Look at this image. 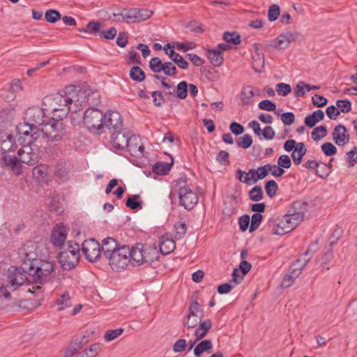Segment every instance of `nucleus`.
Segmentation results:
<instances>
[{
    "instance_id": "obj_18",
    "label": "nucleus",
    "mask_w": 357,
    "mask_h": 357,
    "mask_svg": "<svg viewBox=\"0 0 357 357\" xmlns=\"http://www.w3.org/2000/svg\"><path fill=\"white\" fill-rule=\"evenodd\" d=\"M130 133L120 130L114 131L110 137V143L115 150H125L129 142Z\"/></svg>"
},
{
    "instance_id": "obj_44",
    "label": "nucleus",
    "mask_w": 357,
    "mask_h": 357,
    "mask_svg": "<svg viewBox=\"0 0 357 357\" xmlns=\"http://www.w3.org/2000/svg\"><path fill=\"white\" fill-rule=\"evenodd\" d=\"M265 190L267 195L270 197H273L275 195L277 190H278V185L274 180H270L265 183Z\"/></svg>"
},
{
    "instance_id": "obj_50",
    "label": "nucleus",
    "mask_w": 357,
    "mask_h": 357,
    "mask_svg": "<svg viewBox=\"0 0 357 357\" xmlns=\"http://www.w3.org/2000/svg\"><path fill=\"white\" fill-rule=\"evenodd\" d=\"M336 106L340 112L347 113L351 110V103L347 100H338Z\"/></svg>"
},
{
    "instance_id": "obj_60",
    "label": "nucleus",
    "mask_w": 357,
    "mask_h": 357,
    "mask_svg": "<svg viewBox=\"0 0 357 357\" xmlns=\"http://www.w3.org/2000/svg\"><path fill=\"white\" fill-rule=\"evenodd\" d=\"M100 26L101 24L98 22H90L83 31L96 34L99 32Z\"/></svg>"
},
{
    "instance_id": "obj_13",
    "label": "nucleus",
    "mask_w": 357,
    "mask_h": 357,
    "mask_svg": "<svg viewBox=\"0 0 357 357\" xmlns=\"http://www.w3.org/2000/svg\"><path fill=\"white\" fill-rule=\"evenodd\" d=\"M270 226L272 227L273 234L276 235H283L295 228L287 214L273 220L270 222Z\"/></svg>"
},
{
    "instance_id": "obj_8",
    "label": "nucleus",
    "mask_w": 357,
    "mask_h": 357,
    "mask_svg": "<svg viewBox=\"0 0 357 357\" xmlns=\"http://www.w3.org/2000/svg\"><path fill=\"white\" fill-rule=\"evenodd\" d=\"M40 142L46 138L48 142H59L63 139L66 135L63 123L60 121H52L46 123L40 129Z\"/></svg>"
},
{
    "instance_id": "obj_49",
    "label": "nucleus",
    "mask_w": 357,
    "mask_h": 357,
    "mask_svg": "<svg viewBox=\"0 0 357 357\" xmlns=\"http://www.w3.org/2000/svg\"><path fill=\"white\" fill-rule=\"evenodd\" d=\"M123 332V328H117L114 330H109L107 331L104 335L105 340L106 342H110L116 338H117L119 336H120Z\"/></svg>"
},
{
    "instance_id": "obj_61",
    "label": "nucleus",
    "mask_w": 357,
    "mask_h": 357,
    "mask_svg": "<svg viewBox=\"0 0 357 357\" xmlns=\"http://www.w3.org/2000/svg\"><path fill=\"white\" fill-rule=\"evenodd\" d=\"M176 48L178 50L183 51V52H186L190 50H193L195 48L196 45L192 42H187V43H180L176 42L174 43Z\"/></svg>"
},
{
    "instance_id": "obj_16",
    "label": "nucleus",
    "mask_w": 357,
    "mask_h": 357,
    "mask_svg": "<svg viewBox=\"0 0 357 357\" xmlns=\"http://www.w3.org/2000/svg\"><path fill=\"white\" fill-rule=\"evenodd\" d=\"M136 8H119L109 17V20L116 22H125L126 23H136Z\"/></svg>"
},
{
    "instance_id": "obj_17",
    "label": "nucleus",
    "mask_w": 357,
    "mask_h": 357,
    "mask_svg": "<svg viewBox=\"0 0 357 357\" xmlns=\"http://www.w3.org/2000/svg\"><path fill=\"white\" fill-rule=\"evenodd\" d=\"M126 149L134 157L141 158L144 155V146L142 139L135 135H130Z\"/></svg>"
},
{
    "instance_id": "obj_34",
    "label": "nucleus",
    "mask_w": 357,
    "mask_h": 357,
    "mask_svg": "<svg viewBox=\"0 0 357 357\" xmlns=\"http://www.w3.org/2000/svg\"><path fill=\"white\" fill-rule=\"evenodd\" d=\"M56 304L59 306V311L63 310L69 307L72 305L71 298L67 291L61 294L56 299Z\"/></svg>"
},
{
    "instance_id": "obj_2",
    "label": "nucleus",
    "mask_w": 357,
    "mask_h": 357,
    "mask_svg": "<svg viewBox=\"0 0 357 357\" xmlns=\"http://www.w3.org/2000/svg\"><path fill=\"white\" fill-rule=\"evenodd\" d=\"M30 137L20 135L19 139L24 145L18 150L17 156L5 155L2 158L4 165L10 168L16 174H20L22 172L21 163L33 165L40 158L43 146L40 138L35 139H31Z\"/></svg>"
},
{
    "instance_id": "obj_12",
    "label": "nucleus",
    "mask_w": 357,
    "mask_h": 357,
    "mask_svg": "<svg viewBox=\"0 0 357 357\" xmlns=\"http://www.w3.org/2000/svg\"><path fill=\"white\" fill-rule=\"evenodd\" d=\"M53 271L54 264L48 261H41L36 268L32 266H30V275L35 278L36 282L38 284L47 282Z\"/></svg>"
},
{
    "instance_id": "obj_29",
    "label": "nucleus",
    "mask_w": 357,
    "mask_h": 357,
    "mask_svg": "<svg viewBox=\"0 0 357 357\" xmlns=\"http://www.w3.org/2000/svg\"><path fill=\"white\" fill-rule=\"evenodd\" d=\"M324 118V112L321 109H318L314 111L312 114L307 115L305 119L304 123L307 127L312 128L317 123L323 120Z\"/></svg>"
},
{
    "instance_id": "obj_53",
    "label": "nucleus",
    "mask_w": 357,
    "mask_h": 357,
    "mask_svg": "<svg viewBox=\"0 0 357 357\" xmlns=\"http://www.w3.org/2000/svg\"><path fill=\"white\" fill-rule=\"evenodd\" d=\"M174 227L176 231L175 238L180 239L186 234L187 227L184 222H176Z\"/></svg>"
},
{
    "instance_id": "obj_9",
    "label": "nucleus",
    "mask_w": 357,
    "mask_h": 357,
    "mask_svg": "<svg viewBox=\"0 0 357 357\" xmlns=\"http://www.w3.org/2000/svg\"><path fill=\"white\" fill-rule=\"evenodd\" d=\"M130 247L121 245L107 259L109 265L114 271L124 270L130 263Z\"/></svg>"
},
{
    "instance_id": "obj_33",
    "label": "nucleus",
    "mask_w": 357,
    "mask_h": 357,
    "mask_svg": "<svg viewBox=\"0 0 357 357\" xmlns=\"http://www.w3.org/2000/svg\"><path fill=\"white\" fill-rule=\"evenodd\" d=\"M207 56L210 60V62L215 66H220L222 65L223 61V56L220 50L216 49L211 50L208 51Z\"/></svg>"
},
{
    "instance_id": "obj_3",
    "label": "nucleus",
    "mask_w": 357,
    "mask_h": 357,
    "mask_svg": "<svg viewBox=\"0 0 357 357\" xmlns=\"http://www.w3.org/2000/svg\"><path fill=\"white\" fill-rule=\"evenodd\" d=\"M45 109L39 107L29 108L25 113L26 121L17 126L20 135L31 136V139H37L41 137L40 126H43L48 121Z\"/></svg>"
},
{
    "instance_id": "obj_43",
    "label": "nucleus",
    "mask_w": 357,
    "mask_h": 357,
    "mask_svg": "<svg viewBox=\"0 0 357 357\" xmlns=\"http://www.w3.org/2000/svg\"><path fill=\"white\" fill-rule=\"evenodd\" d=\"M164 63L158 57H153L149 61V67L151 70L155 73L162 72Z\"/></svg>"
},
{
    "instance_id": "obj_25",
    "label": "nucleus",
    "mask_w": 357,
    "mask_h": 357,
    "mask_svg": "<svg viewBox=\"0 0 357 357\" xmlns=\"http://www.w3.org/2000/svg\"><path fill=\"white\" fill-rule=\"evenodd\" d=\"M59 261L61 266L66 270L73 268L77 264L78 261L74 256L70 255L68 252L64 250L59 254Z\"/></svg>"
},
{
    "instance_id": "obj_47",
    "label": "nucleus",
    "mask_w": 357,
    "mask_h": 357,
    "mask_svg": "<svg viewBox=\"0 0 357 357\" xmlns=\"http://www.w3.org/2000/svg\"><path fill=\"white\" fill-rule=\"evenodd\" d=\"M45 20L50 23H55L61 19V14L59 11L50 9L45 13Z\"/></svg>"
},
{
    "instance_id": "obj_20",
    "label": "nucleus",
    "mask_w": 357,
    "mask_h": 357,
    "mask_svg": "<svg viewBox=\"0 0 357 357\" xmlns=\"http://www.w3.org/2000/svg\"><path fill=\"white\" fill-rule=\"evenodd\" d=\"M332 139L337 146H344L349 142L350 135L346 127L342 124L336 126L332 132Z\"/></svg>"
},
{
    "instance_id": "obj_11",
    "label": "nucleus",
    "mask_w": 357,
    "mask_h": 357,
    "mask_svg": "<svg viewBox=\"0 0 357 357\" xmlns=\"http://www.w3.org/2000/svg\"><path fill=\"white\" fill-rule=\"evenodd\" d=\"M103 117L100 109L91 107L84 112L83 122L91 132L100 133L103 128Z\"/></svg>"
},
{
    "instance_id": "obj_51",
    "label": "nucleus",
    "mask_w": 357,
    "mask_h": 357,
    "mask_svg": "<svg viewBox=\"0 0 357 357\" xmlns=\"http://www.w3.org/2000/svg\"><path fill=\"white\" fill-rule=\"evenodd\" d=\"M176 95L180 99H184L188 95V84L185 81L181 82L176 87Z\"/></svg>"
},
{
    "instance_id": "obj_39",
    "label": "nucleus",
    "mask_w": 357,
    "mask_h": 357,
    "mask_svg": "<svg viewBox=\"0 0 357 357\" xmlns=\"http://www.w3.org/2000/svg\"><path fill=\"white\" fill-rule=\"evenodd\" d=\"M130 77L132 80L140 82L145 79V74L139 67L134 66L130 70Z\"/></svg>"
},
{
    "instance_id": "obj_28",
    "label": "nucleus",
    "mask_w": 357,
    "mask_h": 357,
    "mask_svg": "<svg viewBox=\"0 0 357 357\" xmlns=\"http://www.w3.org/2000/svg\"><path fill=\"white\" fill-rule=\"evenodd\" d=\"M268 164L259 167L257 169H250V174H251L252 183H256L259 180L263 179L267 176L269 172Z\"/></svg>"
},
{
    "instance_id": "obj_46",
    "label": "nucleus",
    "mask_w": 357,
    "mask_h": 357,
    "mask_svg": "<svg viewBox=\"0 0 357 357\" xmlns=\"http://www.w3.org/2000/svg\"><path fill=\"white\" fill-rule=\"evenodd\" d=\"M236 177L241 182L244 183L247 185H250L253 183L251 174H250V171L248 172H245L242 171L241 169H238L236 171Z\"/></svg>"
},
{
    "instance_id": "obj_41",
    "label": "nucleus",
    "mask_w": 357,
    "mask_h": 357,
    "mask_svg": "<svg viewBox=\"0 0 357 357\" xmlns=\"http://www.w3.org/2000/svg\"><path fill=\"white\" fill-rule=\"evenodd\" d=\"M153 15V11L149 9H138L136 8V23L145 21L150 18Z\"/></svg>"
},
{
    "instance_id": "obj_6",
    "label": "nucleus",
    "mask_w": 357,
    "mask_h": 357,
    "mask_svg": "<svg viewBox=\"0 0 357 357\" xmlns=\"http://www.w3.org/2000/svg\"><path fill=\"white\" fill-rule=\"evenodd\" d=\"M176 190L179 198V204L188 211L192 210L197 204L199 198L196 192L193 191L183 179L176 181Z\"/></svg>"
},
{
    "instance_id": "obj_48",
    "label": "nucleus",
    "mask_w": 357,
    "mask_h": 357,
    "mask_svg": "<svg viewBox=\"0 0 357 357\" xmlns=\"http://www.w3.org/2000/svg\"><path fill=\"white\" fill-rule=\"evenodd\" d=\"M321 149L326 156H332L337 153V149L331 142H325L321 146Z\"/></svg>"
},
{
    "instance_id": "obj_42",
    "label": "nucleus",
    "mask_w": 357,
    "mask_h": 357,
    "mask_svg": "<svg viewBox=\"0 0 357 357\" xmlns=\"http://www.w3.org/2000/svg\"><path fill=\"white\" fill-rule=\"evenodd\" d=\"M223 40L232 45H238L241 43L240 36L236 32H225L223 34Z\"/></svg>"
},
{
    "instance_id": "obj_14",
    "label": "nucleus",
    "mask_w": 357,
    "mask_h": 357,
    "mask_svg": "<svg viewBox=\"0 0 357 357\" xmlns=\"http://www.w3.org/2000/svg\"><path fill=\"white\" fill-rule=\"evenodd\" d=\"M82 252L87 260L95 261L100 256V245L95 239L86 240L82 245Z\"/></svg>"
},
{
    "instance_id": "obj_57",
    "label": "nucleus",
    "mask_w": 357,
    "mask_h": 357,
    "mask_svg": "<svg viewBox=\"0 0 357 357\" xmlns=\"http://www.w3.org/2000/svg\"><path fill=\"white\" fill-rule=\"evenodd\" d=\"M346 160L349 167H353L357 162V148L354 147L346 154Z\"/></svg>"
},
{
    "instance_id": "obj_24",
    "label": "nucleus",
    "mask_w": 357,
    "mask_h": 357,
    "mask_svg": "<svg viewBox=\"0 0 357 357\" xmlns=\"http://www.w3.org/2000/svg\"><path fill=\"white\" fill-rule=\"evenodd\" d=\"M159 246L162 255H168L175 250L176 243L169 235L165 234L160 238Z\"/></svg>"
},
{
    "instance_id": "obj_35",
    "label": "nucleus",
    "mask_w": 357,
    "mask_h": 357,
    "mask_svg": "<svg viewBox=\"0 0 357 357\" xmlns=\"http://www.w3.org/2000/svg\"><path fill=\"white\" fill-rule=\"evenodd\" d=\"M142 205L143 202L141 200L140 195L138 194L129 197L126 202V206L132 210L141 209Z\"/></svg>"
},
{
    "instance_id": "obj_64",
    "label": "nucleus",
    "mask_w": 357,
    "mask_h": 357,
    "mask_svg": "<svg viewBox=\"0 0 357 357\" xmlns=\"http://www.w3.org/2000/svg\"><path fill=\"white\" fill-rule=\"evenodd\" d=\"M294 95L296 97L303 96L306 91V84L304 82H298L294 89Z\"/></svg>"
},
{
    "instance_id": "obj_26",
    "label": "nucleus",
    "mask_w": 357,
    "mask_h": 357,
    "mask_svg": "<svg viewBox=\"0 0 357 357\" xmlns=\"http://www.w3.org/2000/svg\"><path fill=\"white\" fill-rule=\"evenodd\" d=\"M211 321L208 319L199 323V324L195 327L196 328L194 331V335L197 340H201L204 337L208 331L211 329Z\"/></svg>"
},
{
    "instance_id": "obj_19",
    "label": "nucleus",
    "mask_w": 357,
    "mask_h": 357,
    "mask_svg": "<svg viewBox=\"0 0 357 357\" xmlns=\"http://www.w3.org/2000/svg\"><path fill=\"white\" fill-rule=\"evenodd\" d=\"M108 129H113L114 131L119 130L123 126V121L121 114L116 111H110L104 115L103 127Z\"/></svg>"
},
{
    "instance_id": "obj_7",
    "label": "nucleus",
    "mask_w": 357,
    "mask_h": 357,
    "mask_svg": "<svg viewBox=\"0 0 357 357\" xmlns=\"http://www.w3.org/2000/svg\"><path fill=\"white\" fill-rule=\"evenodd\" d=\"M309 254L310 250H307L291 266L289 273L284 276L281 282L282 288L291 287L294 283L295 280L299 277L302 270L306 266L312 257V255L309 256Z\"/></svg>"
},
{
    "instance_id": "obj_62",
    "label": "nucleus",
    "mask_w": 357,
    "mask_h": 357,
    "mask_svg": "<svg viewBox=\"0 0 357 357\" xmlns=\"http://www.w3.org/2000/svg\"><path fill=\"white\" fill-rule=\"evenodd\" d=\"M278 165L282 169H289L291 166V161L289 155H282L278 159Z\"/></svg>"
},
{
    "instance_id": "obj_15",
    "label": "nucleus",
    "mask_w": 357,
    "mask_h": 357,
    "mask_svg": "<svg viewBox=\"0 0 357 357\" xmlns=\"http://www.w3.org/2000/svg\"><path fill=\"white\" fill-rule=\"evenodd\" d=\"M298 36L297 32L288 31L280 34L275 40L271 41L268 46L274 49H285L292 41H295Z\"/></svg>"
},
{
    "instance_id": "obj_37",
    "label": "nucleus",
    "mask_w": 357,
    "mask_h": 357,
    "mask_svg": "<svg viewBox=\"0 0 357 357\" xmlns=\"http://www.w3.org/2000/svg\"><path fill=\"white\" fill-rule=\"evenodd\" d=\"M308 204L306 202L302 200H297L292 203L291 211L301 213L302 215L305 216V213L307 211Z\"/></svg>"
},
{
    "instance_id": "obj_54",
    "label": "nucleus",
    "mask_w": 357,
    "mask_h": 357,
    "mask_svg": "<svg viewBox=\"0 0 357 357\" xmlns=\"http://www.w3.org/2000/svg\"><path fill=\"white\" fill-rule=\"evenodd\" d=\"M258 107L261 110L273 112L276 109V105L269 100H264L259 102Z\"/></svg>"
},
{
    "instance_id": "obj_36",
    "label": "nucleus",
    "mask_w": 357,
    "mask_h": 357,
    "mask_svg": "<svg viewBox=\"0 0 357 357\" xmlns=\"http://www.w3.org/2000/svg\"><path fill=\"white\" fill-rule=\"evenodd\" d=\"M21 86L20 84V81H17L13 84L10 87L9 91H2L1 93H4V96H2V100L5 102H10L13 100L16 96L15 91L17 90H20Z\"/></svg>"
},
{
    "instance_id": "obj_32",
    "label": "nucleus",
    "mask_w": 357,
    "mask_h": 357,
    "mask_svg": "<svg viewBox=\"0 0 357 357\" xmlns=\"http://www.w3.org/2000/svg\"><path fill=\"white\" fill-rule=\"evenodd\" d=\"M172 166V162H158L152 167V171L158 175H166L169 173Z\"/></svg>"
},
{
    "instance_id": "obj_63",
    "label": "nucleus",
    "mask_w": 357,
    "mask_h": 357,
    "mask_svg": "<svg viewBox=\"0 0 357 357\" xmlns=\"http://www.w3.org/2000/svg\"><path fill=\"white\" fill-rule=\"evenodd\" d=\"M164 73L167 76L174 75L177 73L176 66L172 62L164 63L162 70Z\"/></svg>"
},
{
    "instance_id": "obj_52",
    "label": "nucleus",
    "mask_w": 357,
    "mask_h": 357,
    "mask_svg": "<svg viewBox=\"0 0 357 357\" xmlns=\"http://www.w3.org/2000/svg\"><path fill=\"white\" fill-rule=\"evenodd\" d=\"M262 218V215L260 213H254L252 215L250 227V232L255 231L259 227V225L261 222Z\"/></svg>"
},
{
    "instance_id": "obj_30",
    "label": "nucleus",
    "mask_w": 357,
    "mask_h": 357,
    "mask_svg": "<svg viewBox=\"0 0 357 357\" xmlns=\"http://www.w3.org/2000/svg\"><path fill=\"white\" fill-rule=\"evenodd\" d=\"M49 168L45 165H39L36 166L33 170V176L38 181H45L48 175Z\"/></svg>"
},
{
    "instance_id": "obj_22",
    "label": "nucleus",
    "mask_w": 357,
    "mask_h": 357,
    "mask_svg": "<svg viewBox=\"0 0 357 357\" xmlns=\"http://www.w3.org/2000/svg\"><path fill=\"white\" fill-rule=\"evenodd\" d=\"M16 148L14 137L7 134L0 135V152L3 157L5 155H10V153L14 152Z\"/></svg>"
},
{
    "instance_id": "obj_55",
    "label": "nucleus",
    "mask_w": 357,
    "mask_h": 357,
    "mask_svg": "<svg viewBox=\"0 0 357 357\" xmlns=\"http://www.w3.org/2000/svg\"><path fill=\"white\" fill-rule=\"evenodd\" d=\"M287 215L289 216V219L294 227H296L304 218V216L302 215L301 213H299L291 211Z\"/></svg>"
},
{
    "instance_id": "obj_38",
    "label": "nucleus",
    "mask_w": 357,
    "mask_h": 357,
    "mask_svg": "<svg viewBox=\"0 0 357 357\" xmlns=\"http://www.w3.org/2000/svg\"><path fill=\"white\" fill-rule=\"evenodd\" d=\"M327 129L326 126H320L315 128L311 132L312 139L318 142L321 140L322 138L325 137L327 135Z\"/></svg>"
},
{
    "instance_id": "obj_21",
    "label": "nucleus",
    "mask_w": 357,
    "mask_h": 357,
    "mask_svg": "<svg viewBox=\"0 0 357 357\" xmlns=\"http://www.w3.org/2000/svg\"><path fill=\"white\" fill-rule=\"evenodd\" d=\"M68 229L63 224H57L54 227L50 240L54 246H61L67 238Z\"/></svg>"
},
{
    "instance_id": "obj_40",
    "label": "nucleus",
    "mask_w": 357,
    "mask_h": 357,
    "mask_svg": "<svg viewBox=\"0 0 357 357\" xmlns=\"http://www.w3.org/2000/svg\"><path fill=\"white\" fill-rule=\"evenodd\" d=\"M249 198L252 202H259L263 199V191L260 186L255 185L248 192Z\"/></svg>"
},
{
    "instance_id": "obj_4",
    "label": "nucleus",
    "mask_w": 357,
    "mask_h": 357,
    "mask_svg": "<svg viewBox=\"0 0 357 357\" xmlns=\"http://www.w3.org/2000/svg\"><path fill=\"white\" fill-rule=\"evenodd\" d=\"M27 280V273L22 268L11 266L0 278V298L9 300L10 292L17 290Z\"/></svg>"
},
{
    "instance_id": "obj_58",
    "label": "nucleus",
    "mask_w": 357,
    "mask_h": 357,
    "mask_svg": "<svg viewBox=\"0 0 357 357\" xmlns=\"http://www.w3.org/2000/svg\"><path fill=\"white\" fill-rule=\"evenodd\" d=\"M82 345L80 343H77L76 342H72L66 349V351L65 352L63 357H71L73 356L75 353L78 351L79 349H81Z\"/></svg>"
},
{
    "instance_id": "obj_59",
    "label": "nucleus",
    "mask_w": 357,
    "mask_h": 357,
    "mask_svg": "<svg viewBox=\"0 0 357 357\" xmlns=\"http://www.w3.org/2000/svg\"><path fill=\"white\" fill-rule=\"evenodd\" d=\"M275 91L278 95L285 96L291 92V89L289 84L279 83L275 86Z\"/></svg>"
},
{
    "instance_id": "obj_56",
    "label": "nucleus",
    "mask_w": 357,
    "mask_h": 357,
    "mask_svg": "<svg viewBox=\"0 0 357 357\" xmlns=\"http://www.w3.org/2000/svg\"><path fill=\"white\" fill-rule=\"evenodd\" d=\"M280 15V7L277 4L270 6L268 12V18L271 22L276 20Z\"/></svg>"
},
{
    "instance_id": "obj_23",
    "label": "nucleus",
    "mask_w": 357,
    "mask_h": 357,
    "mask_svg": "<svg viewBox=\"0 0 357 357\" xmlns=\"http://www.w3.org/2000/svg\"><path fill=\"white\" fill-rule=\"evenodd\" d=\"M119 247L118 242L114 238L107 237L102 240L100 250L103 256L107 259Z\"/></svg>"
},
{
    "instance_id": "obj_45",
    "label": "nucleus",
    "mask_w": 357,
    "mask_h": 357,
    "mask_svg": "<svg viewBox=\"0 0 357 357\" xmlns=\"http://www.w3.org/2000/svg\"><path fill=\"white\" fill-rule=\"evenodd\" d=\"M252 138L248 134L244 135L236 140L237 146L243 149L249 148L252 145Z\"/></svg>"
},
{
    "instance_id": "obj_27",
    "label": "nucleus",
    "mask_w": 357,
    "mask_h": 357,
    "mask_svg": "<svg viewBox=\"0 0 357 357\" xmlns=\"http://www.w3.org/2000/svg\"><path fill=\"white\" fill-rule=\"evenodd\" d=\"M256 95L252 86L248 85L243 87L240 93V99L242 104L244 105L251 104L253 97Z\"/></svg>"
},
{
    "instance_id": "obj_1",
    "label": "nucleus",
    "mask_w": 357,
    "mask_h": 357,
    "mask_svg": "<svg viewBox=\"0 0 357 357\" xmlns=\"http://www.w3.org/2000/svg\"><path fill=\"white\" fill-rule=\"evenodd\" d=\"M93 94L91 89H84L75 86H68L52 97H46L45 104L52 101L51 103L52 111L54 113L55 118L63 119L69 112L77 113L86 102L90 100L89 96Z\"/></svg>"
},
{
    "instance_id": "obj_10",
    "label": "nucleus",
    "mask_w": 357,
    "mask_h": 357,
    "mask_svg": "<svg viewBox=\"0 0 357 357\" xmlns=\"http://www.w3.org/2000/svg\"><path fill=\"white\" fill-rule=\"evenodd\" d=\"M188 311V314L183 317L182 321L184 333L187 329L196 327L201 322L204 316V310L197 301H190Z\"/></svg>"
},
{
    "instance_id": "obj_31",
    "label": "nucleus",
    "mask_w": 357,
    "mask_h": 357,
    "mask_svg": "<svg viewBox=\"0 0 357 357\" xmlns=\"http://www.w3.org/2000/svg\"><path fill=\"white\" fill-rule=\"evenodd\" d=\"M212 347V342L210 340H202L195 346L194 354L195 357H201L202 354L210 351Z\"/></svg>"
},
{
    "instance_id": "obj_5",
    "label": "nucleus",
    "mask_w": 357,
    "mask_h": 357,
    "mask_svg": "<svg viewBox=\"0 0 357 357\" xmlns=\"http://www.w3.org/2000/svg\"><path fill=\"white\" fill-rule=\"evenodd\" d=\"M130 263L133 266H139L143 264H151L159 258L155 247H144L140 243L136 244L132 248H130Z\"/></svg>"
}]
</instances>
